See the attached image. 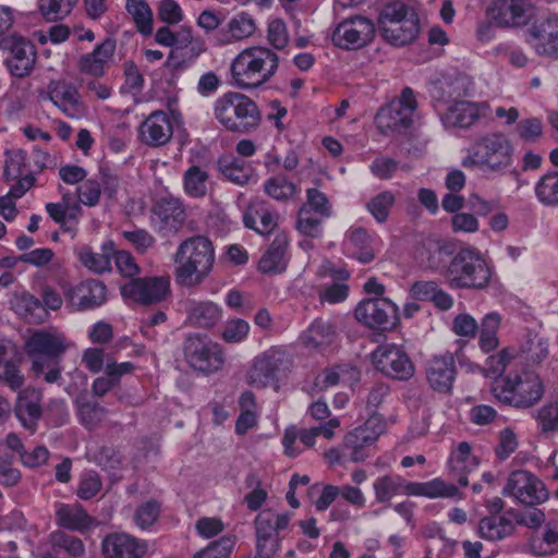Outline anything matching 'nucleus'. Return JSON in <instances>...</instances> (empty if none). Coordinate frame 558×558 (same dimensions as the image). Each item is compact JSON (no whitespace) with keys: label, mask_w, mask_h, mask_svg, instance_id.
<instances>
[{"label":"nucleus","mask_w":558,"mask_h":558,"mask_svg":"<svg viewBox=\"0 0 558 558\" xmlns=\"http://www.w3.org/2000/svg\"><path fill=\"white\" fill-rule=\"evenodd\" d=\"M515 131L519 137L524 142H536L543 134V124L538 118H529L521 120Z\"/></svg>","instance_id":"obj_62"},{"label":"nucleus","mask_w":558,"mask_h":558,"mask_svg":"<svg viewBox=\"0 0 558 558\" xmlns=\"http://www.w3.org/2000/svg\"><path fill=\"white\" fill-rule=\"evenodd\" d=\"M320 219L315 218L310 208L302 206L299 210L296 228L298 230L307 236H317L319 233Z\"/></svg>","instance_id":"obj_61"},{"label":"nucleus","mask_w":558,"mask_h":558,"mask_svg":"<svg viewBox=\"0 0 558 558\" xmlns=\"http://www.w3.org/2000/svg\"><path fill=\"white\" fill-rule=\"evenodd\" d=\"M222 318L221 307L213 301H190L186 322L196 328L209 329Z\"/></svg>","instance_id":"obj_33"},{"label":"nucleus","mask_w":558,"mask_h":558,"mask_svg":"<svg viewBox=\"0 0 558 558\" xmlns=\"http://www.w3.org/2000/svg\"><path fill=\"white\" fill-rule=\"evenodd\" d=\"M78 0H38V10L48 22H57L66 17Z\"/></svg>","instance_id":"obj_48"},{"label":"nucleus","mask_w":558,"mask_h":558,"mask_svg":"<svg viewBox=\"0 0 558 558\" xmlns=\"http://www.w3.org/2000/svg\"><path fill=\"white\" fill-rule=\"evenodd\" d=\"M220 171L231 182L245 184L248 182L253 169L244 160L238 158H222L218 161Z\"/></svg>","instance_id":"obj_45"},{"label":"nucleus","mask_w":558,"mask_h":558,"mask_svg":"<svg viewBox=\"0 0 558 558\" xmlns=\"http://www.w3.org/2000/svg\"><path fill=\"white\" fill-rule=\"evenodd\" d=\"M289 239L286 233H278L268 250L258 262V269L264 274H278L286 269L284 259Z\"/></svg>","instance_id":"obj_37"},{"label":"nucleus","mask_w":558,"mask_h":558,"mask_svg":"<svg viewBox=\"0 0 558 558\" xmlns=\"http://www.w3.org/2000/svg\"><path fill=\"white\" fill-rule=\"evenodd\" d=\"M208 173L198 166H191L184 173V190L192 197H203L207 192Z\"/></svg>","instance_id":"obj_49"},{"label":"nucleus","mask_w":558,"mask_h":558,"mask_svg":"<svg viewBox=\"0 0 558 558\" xmlns=\"http://www.w3.org/2000/svg\"><path fill=\"white\" fill-rule=\"evenodd\" d=\"M48 97L64 114L72 119L86 116V107L81 100L77 88L64 81H52L48 86Z\"/></svg>","instance_id":"obj_21"},{"label":"nucleus","mask_w":558,"mask_h":558,"mask_svg":"<svg viewBox=\"0 0 558 558\" xmlns=\"http://www.w3.org/2000/svg\"><path fill=\"white\" fill-rule=\"evenodd\" d=\"M502 495L513 498L522 506H539L549 498L543 481L526 470H515L509 474Z\"/></svg>","instance_id":"obj_8"},{"label":"nucleus","mask_w":558,"mask_h":558,"mask_svg":"<svg viewBox=\"0 0 558 558\" xmlns=\"http://www.w3.org/2000/svg\"><path fill=\"white\" fill-rule=\"evenodd\" d=\"M492 275V268L476 248L458 251L446 269L449 284L457 289L484 290Z\"/></svg>","instance_id":"obj_3"},{"label":"nucleus","mask_w":558,"mask_h":558,"mask_svg":"<svg viewBox=\"0 0 558 558\" xmlns=\"http://www.w3.org/2000/svg\"><path fill=\"white\" fill-rule=\"evenodd\" d=\"M335 338L336 327L323 318L315 319L301 337L303 344L312 350H322L330 345Z\"/></svg>","instance_id":"obj_39"},{"label":"nucleus","mask_w":558,"mask_h":558,"mask_svg":"<svg viewBox=\"0 0 558 558\" xmlns=\"http://www.w3.org/2000/svg\"><path fill=\"white\" fill-rule=\"evenodd\" d=\"M264 190L265 193L274 199L287 201L293 197L296 192V186L284 175H276L265 182Z\"/></svg>","instance_id":"obj_53"},{"label":"nucleus","mask_w":558,"mask_h":558,"mask_svg":"<svg viewBox=\"0 0 558 558\" xmlns=\"http://www.w3.org/2000/svg\"><path fill=\"white\" fill-rule=\"evenodd\" d=\"M531 551L535 556H549L558 553V522L545 524L542 533H534L529 539Z\"/></svg>","instance_id":"obj_40"},{"label":"nucleus","mask_w":558,"mask_h":558,"mask_svg":"<svg viewBox=\"0 0 558 558\" xmlns=\"http://www.w3.org/2000/svg\"><path fill=\"white\" fill-rule=\"evenodd\" d=\"M173 125L169 116L161 110L151 112L140 125V141L150 147H161L170 142Z\"/></svg>","instance_id":"obj_22"},{"label":"nucleus","mask_w":558,"mask_h":558,"mask_svg":"<svg viewBox=\"0 0 558 558\" xmlns=\"http://www.w3.org/2000/svg\"><path fill=\"white\" fill-rule=\"evenodd\" d=\"M403 489L407 495L425 496L428 498H453L459 489L440 478L425 483H405L400 476L384 475L374 482L376 500L385 504Z\"/></svg>","instance_id":"obj_6"},{"label":"nucleus","mask_w":558,"mask_h":558,"mask_svg":"<svg viewBox=\"0 0 558 558\" xmlns=\"http://www.w3.org/2000/svg\"><path fill=\"white\" fill-rule=\"evenodd\" d=\"M515 532V523L506 515H487L477 524L478 535L489 542L501 541Z\"/></svg>","instance_id":"obj_38"},{"label":"nucleus","mask_w":558,"mask_h":558,"mask_svg":"<svg viewBox=\"0 0 558 558\" xmlns=\"http://www.w3.org/2000/svg\"><path fill=\"white\" fill-rule=\"evenodd\" d=\"M454 251V244L448 240L428 239L417 248L416 258L424 268L437 270Z\"/></svg>","instance_id":"obj_29"},{"label":"nucleus","mask_w":558,"mask_h":558,"mask_svg":"<svg viewBox=\"0 0 558 558\" xmlns=\"http://www.w3.org/2000/svg\"><path fill=\"white\" fill-rule=\"evenodd\" d=\"M384 39L393 46H404L411 44L417 36L420 26L416 15L401 19L392 24L385 22V26L378 27Z\"/></svg>","instance_id":"obj_30"},{"label":"nucleus","mask_w":558,"mask_h":558,"mask_svg":"<svg viewBox=\"0 0 558 558\" xmlns=\"http://www.w3.org/2000/svg\"><path fill=\"white\" fill-rule=\"evenodd\" d=\"M170 294L169 277L132 279L121 287V295L143 305L157 304Z\"/></svg>","instance_id":"obj_16"},{"label":"nucleus","mask_w":558,"mask_h":558,"mask_svg":"<svg viewBox=\"0 0 558 558\" xmlns=\"http://www.w3.org/2000/svg\"><path fill=\"white\" fill-rule=\"evenodd\" d=\"M246 228L255 230L262 235L271 233L277 227V217L269 210L266 202L252 203L243 217Z\"/></svg>","instance_id":"obj_36"},{"label":"nucleus","mask_w":558,"mask_h":558,"mask_svg":"<svg viewBox=\"0 0 558 558\" xmlns=\"http://www.w3.org/2000/svg\"><path fill=\"white\" fill-rule=\"evenodd\" d=\"M523 511L513 512L515 523L530 530H538L545 522L546 515L537 506H523Z\"/></svg>","instance_id":"obj_55"},{"label":"nucleus","mask_w":558,"mask_h":558,"mask_svg":"<svg viewBox=\"0 0 558 558\" xmlns=\"http://www.w3.org/2000/svg\"><path fill=\"white\" fill-rule=\"evenodd\" d=\"M274 511L264 510L255 519L256 530V556L259 558H272L280 547V538L276 533Z\"/></svg>","instance_id":"obj_27"},{"label":"nucleus","mask_w":558,"mask_h":558,"mask_svg":"<svg viewBox=\"0 0 558 558\" xmlns=\"http://www.w3.org/2000/svg\"><path fill=\"white\" fill-rule=\"evenodd\" d=\"M0 381L5 384L13 391H17L24 386L25 377L15 360L0 367Z\"/></svg>","instance_id":"obj_64"},{"label":"nucleus","mask_w":558,"mask_h":558,"mask_svg":"<svg viewBox=\"0 0 558 558\" xmlns=\"http://www.w3.org/2000/svg\"><path fill=\"white\" fill-rule=\"evenodd\" d=\"M279 58L275 51L263 46L242 50L231 63V76L242 89H251L267 83L277 72Z\"/></svg>","instance_id":"obj_2"},{"label":"nucleus","mask_w":558,"mask_h":558,"mask_svg":"<svg viewBox=\"0 0 558 558\" xmlns=\"http://www.w3.org/2000/svg\"><path fill=\"white\" fill-rule=\"evenodd\" d=\"M26 353L32 357V371L36 376L60 360L66 350L64 338L44 330L34 332L26 341Z\"/></svg>","instance_id":"obj_11"},{"label":"nucleus","mask_w":558,"mask_h":558,"mask_svg":"<svg viewBox=\"0 0 558 558\" xmlns=\"http://www.w3.org/2000/svg\"><path fill=\"white\" fill-rule=\"evenodd\" d=\"M490 13L500 27H520L535 16V5L532 0H497Z\"/></svg>","instance_id":"obj_19"},{"label":"nucleus","mask_w":558,"mask_h":558,"mask_svg":"<svg viewBox=\"0 0 558 558\" xmlns=\"http://www.w3.org/2000/svg\"><path fill=\"white\" fill-rule=\"evenodd\" d=\"M386 424L379 414H372L366 422L349 432L344 437L343 446L351 450L350 459L362 462L367 458L365 448L372 446L384 433Z\"/></svg>","instance_id":"obj_17"},{"label":"nucleus","mask_w":558,"mask_h":558,"mask_svg":"<svg viewBox=\"0 0 558 558\" xmlns=\"http://www.w3.org/2000/svg\"><path fill=\"white\" fill-rule=\"evenodd\" d=\"M122 235L141 254H145L156 242L155 238L145 229L123 231Z\"/></svg>","instance_id":"obj_63"},{"label":"nucleus","mask_w":558,"mask_h":558,"mask_svg":"<svg viewBox=\"0 0 558 558\" xmlns=\"http://www.w3.org/2000/svg\"><path fill=\"white\" fill-rule=\"evenodd\" d=\"M395 202V194L390 191H384L372 197L366 204V208L377 222L384 223L387 221Z\"/></svg>","instance_id":"obj_51"},{"label":"nucleus","mask_w":558,"mask_h":558,"mask_svg":"<svg viewBox=\"0 0 558 558\" xmlns=\"http://www.w3.org/2000/svg\"><path fill=\"white\" fill-rule=\"evenodd\" d=\"M0 49L10 53L5 64L12 75L16 77L29 75L37 56L36 48L29 39L14 33L0 39Z\"/></svg>","instance_id":"obj_12"},{"label":"nucleus","mask_w":558,"mask_h":558,"mask_svg":"<svg viewBox=\"0 0 558 558\" xmlns=\"http://www.w3.org/2000/svg\"><path fill=\"white\" fill-rule=\"evenodd\" d=\"M43 393L40 390L27 387L21 390L14 403V414L24 428L35 432L43 416Z\"/></svg>","instance_id":"obj_24"},{"label":"nucleus","mask_w":558,"mask_h":558,"mask_svg":"<svg viewBox=\"0 0 558 558\" xmlns=\"http://www.w3.org/2000/svg\"><path fill=\"white\" fill-rule=\"evenodd\" d=\"M256 31L254 20L248 13L242 12L233 16L225 27L217 33L219 45H228L251 37Z\"/></svg>","instance_id":"obj_34"},{"label":"nucleus","mask_w":558,"mask_h":558,"mask_svg":"<svg viewBox=\"0 0 558 558\" xmlns=\"http://www.w3.org/2000/svg\"><path fill=\"white\" fill-rule=\"evenodd\" d=\"M512 145L508 137L500 133H489L475 141V156L481 158L482 167L499 170L511 163Z\"/></svg>","instance_id":"obj_15"},{"label":"nucleus","mask_w":558,"mask_h":558,"mask_svg":"<svg viewBox=\"0 0 558 558\" xmlns=\"http://www.w3.org/2000/svg\"><path fill=\"white\" fill-rule=\"evenodd\" d=\"M77 198L86 206L93 207L99 203L100 182L94 179L84 180L76 190Z\"/></svg>","instance_id":"obj_60"},{"label":"nucleus","mask_w":558,"mask_h":558,"mask_svg":"<svg viewBox=\"0 0 558 558\" xmlns=\"http://www.w3.org/2000/svg\"><path fill=\"white\" fill-rule=\"evenodd\" d=\"M182 351L187 365L199 373H216L225 364V354L221 347L207 335L189 333L183 341Z\"/></svg>","instance_id":"obj_7"},{"label":"nucleus","mask_w":558,"mask_h":558,"mask_svg":"<svg viewBox=\"0 0 558 558\" xmlns=\"http://www.w3.org/2000/svg\"><path fill=\"white\" fill-rule=\"evenodd\" d=\"M16 314L28 324H40L48 316L47 310L43 303L29 293L16 295L12 302Z\"/></svg>","instance_id":"obj_41"},{"label":"nucleus","mask_w":558,"mask_h":558,"mask_svg":"<svg viewBox=\"0 0 558 558\" xmlns=\"http://www.w3.org/2000/svg\"><path fill=\"white\" fill-rule=\"evenodd\" d=\"M375 32V25L369 19L356 15L339 23L331 38L339 48L360 49L373 40Z\"/></svg>","instance_id":"obj_14"},{"label":"nucleus","mask_w":558,"mask_h":558,"mask_svg":"<svg viewBox=\"0 0 558 558\" xmlns=\"http://www.w3.org/2000/svg\"><path fill=\"white\" fill-rule=\"evenodd\" d=\"M235 544L234 536L226 535L211 542L207 547L196 551L194 558H230Z\"/></svg>","instance_id":"obj_54"},{"label":"nucleus","mask_w":558,"mask_h":558,"mask_svg":"<svg viewBox=\"0 0 558 558\" xmlns=\"http://www.w3.org/2000/svg\"><path fill=\"white\" fill-rule=\"evenodd\" d=\"M476 464V459L471 457L470 444L466 441L459 442L457 454L451 460L450 473L452 477L456 478L461 486H466L469 484V468L475 466Z\"/></svg>","instance_id":"obj_42"},{"label":"nucleus","mask_w":558,"mask_h":558,"mask_svg":"<svg viewBox=\"0 0 558 558\" xmlns=\"http://www.w3.org/2000/svg\"><path fill=\"white\" fill-rule=\"evenodd\" d=\"M397 306L388 299H367L357 304L355 318L369 328H387Z\"/></svg>","instance_id":"obj_23"},{"label":"nucleus","mask_w":558,"mask_h":558,"mask_svg":"<svg viewBox=\"0 0 558 558\" xmlns=\"http://www.w3.org/2000/svg\"><path fill=\"white\" fill-rule=\"evenodd\" d=\"M77 256L82 265L95 274L111 270V260L108 254L96 253L90 247L83 246L78 250Z\"/></svg>","instance_id":"obj_52"},{"label":"nucleus","mask_w":558,"mask_h":558,"mask_svg":"<svg viewBox=\"0 0 558 558\" xmlns=\"http://www.w3.org/2000/svg\"><path fill=\"white\" fill-rule=\"evenodd\" d=\"M290 364L284 351L271 348L254 359L247 376L248 384L257 388L275 386L278 389L279 378L289 371Z\"/></svg>","instance_id":"obj_10"},{"label":"nucleus","mask_w":558,"mask_h":558,"mask_svg":"<svg viewBox=\"0 0 558 558\" xmlns=\"http://www.w3.org/2000/svg\"><path fill=\"white\" fill-rule=\"evenodd\" d=\"M50 544L57 551H63L71 558L81 557L85 553V546L77 536L66 534L63 531H56L50 534Z\"/></svg>","instance_id":"obj_47"},{"label":"nucleus","mask_w":558,"mask_h":558,"mask_svg":"<svg viewBox=\"0 0 558 558\" xmlns=\"http://www.w3.org/2000/svg\"><path fill=\"white\" fill-rule=\"evenodd\" d=\"M101 487L102 482L98 473L88 471L82 476L76 495L82 500H89L101 490Z\"/></svg>","instance_id":"obj_58"},{"label":"nucleus","mask_w":558,"mask_h":558,"mask_svg":"<svg viewBox=\"0 0 558 558\" xmlns=\"http://www.w3.org/2000/svg\"><path fill=\"white\" fill-rule=\"evenodd\" d=\"M447 118L456 126L469 128L478 119V109L473 102L460 101L449 109Z\"/></svg>","instance_id":"obj_50"},{"label":"nucleus","mask_w":558,"mask_h":558,"mask_svg":"<svg viewBox=\"0 0 558 558\" xmlns=\"http://www.w3.org/2000/svg\"><path fill=\"white\" fill-rule=\"evenodd\" d=\"M536 421L543 433L558 432V402H549L543 405L536 415Z\"/></svg>","instance_id":"obj_57"},{"label":"nucleus","mask_w":558,"mask_h":558,"mask_svg":"<svg viewBox=\"0 0 558 558\" xmlns=\"http://www.w3.org/2000/svg\"><path fill=\"white\" fill-rule=\"evenodd\" d=\"M457 375L452 353L435 355L425 364V376L429 388L438 393H450Z\"/></svg>","instance_id":"obj_20"},{"label":"nucleus","mask_w":558,"mask_h":558,"mask_svg":"<svg viewBox=\"0 0 558 558\" xmlns=\"http://www.w3.org/2000/svg\"><path fill=\"white\" fill-rule=\"evenodd\" d=\"M532 46L538 56L558 58V16L553 15L530 28Z\"/></svg>","instance_id":"obj_26"},{"label":"nucleus","mask_w":558,"mask_h":558,"mask_svg":"<svg viewBox=\"0 0 558 558\" xmlns=\"http://www.w3.org/2000/svg\"><path fill=\"white\" fill-rule=\"evenodd\" d=\"M160 514V504L157 500H148L142 504L134 513V521L141 529L151 526Z\"/></svg>","instance_id":"obj_56"},{"label":"nucleus","mask_w":558,"mask_h":558,"mask_svg":"<svg viewBox=\"0 0 558 558\" xmlns=\"http://www.w3.org/2000/svg\"><path fill=\"white\" fill-rule=\"evenodd\" d=\"M372 363L377 371L398 380H408L415 367L409 355L395 344H381L372 353Z\"/></svg>","instance_id":"obj_13"},{"label":"nucleus","mask_w":558,"mask_h":558,"mask_svg":"<svg viewBox=\"0 0 558 558\" xmlns=\"http://www.w3.org/2000/svg\"><path fill=\"white\" fill-rule=\"evenodd\" d=\"M415 15L411 9L403 2L395 1L391 3H387L378 17V27L385 26V22L390 21L396 23L397 21H401V19H408V16Z\"/></svg>","instance_id":"obj_59"},{"label":"nucleus","mask_w":558,"mask_h":558,"mask_svg":"<svg viewBox=\"0 0 558 558\" xmlns=\"http://www.w3.org/2000/svg\"><path fill=\"white\" fill-rule=\"evenodd\" d=\"M125 9L131 14L136 28L144 35L153 33V12L145 0H128Z\"/></svg>","instance_id":"obj_46"},{"label":"nucleus","mask_w":558,"mask_h":558,"mask_svg":"<svg viewBox=\"0 0 558 558\" xmlns=\"http://www.w3.org/2000/svg\"><path fill=\"white\" fill-rule=\"evenodd\" d=\"M153 213L159 220V228L170 232H178L186 218L183 204L173 196L161 197L157 201Z\"/></svg>","instance_id":"obj_28"},{"label":"nucleus","mask_w":558,"mask_h":558,"mask_svg":"<svg viewBox=\"0 0 558 558\" xmlns=\"http://www.w3.org/2000/svg\"><path fill=\"white\" fill-rule=\"evenodd\" d=\"M56 521L61 527L70 531H84L95 525L96 521L80 504H59L56 509Z\"/></svg>","instance_id":"obj_31"},{"label":"nucleus","mask_w":558,"mask_h":558,"mask_svg":"<svg viewBox=\"0 0 558 558\" xmlns=\"http://www.w3.org/2000/svg\"><path fill=\"white\" fill-rule=\"evenodd\" d=\"M116 50V40L106 38L101 44L96 46L93 52L83 54L77 62L80 72L93 76H101L104 66L113 56Z\"/></svg>","instance_id":"obj_32"},{"label":"nucleus","mask_w":558,"mask_h":558,"mask_svg":"<svg viewBox=\"0 0 558 558\" xmlns=\"http://www.w3.org/2000/svg\"><path fill=\"white\" fill-rule=\"evenodd\" d=\"M492 392L500 402L515 408H531L536 404L544 395V385L533 372H524L513 377L497 378L492 387Z\"/></svg>","instance_id":"obj_5"},{"label":"nucleus","mask_w":558,"mask_h":558,"mask_svg":"<svg viewBox=\"0 0 558 558\" xmlns=\"http://www.w3.org/2000/svg\"><path fill=\"white\" fill-rule=\"evenodd\" d=\"M417 107L414 93L411 88L402 89L398 99L379 109L375 123L381 134L400 132L411 126L412 116Z\"/></svg>","instance_id":"obj_9"},{"label":"nucleus","mask_w":558,"mask_h":558,"mask_svg":"<svg viewBox=\"0 0 558 558\" xmlns=\"http://www.w3.org/2000/svg\"><path fill=\"white\" fill-rule=\"evenodd\" d=\"M348 239L355 248L353 255L359 262L367 264L375 258V252L372 247V236L366 229L359 227L350 230Z\"/></svg>","instance_id":"obj_43"},{"label":"nucleus","mask_w":558,"mask_h":558,"mask_svg":"<svg viewBox=\"0 0 558 558\" xmlns=\"http://www.w3.org/2000/svg\"><path fill=\"white\" fill-rule=\"evenodd\" d=\"M175 282L185 288H196L209 276L215 263L211 241L203 235L184 240L174 254Z\"/></svg>","instance_id":"obj_1"},{"label":"nucleus","mask_w":558,"mask_h":558,"mask_svg":"<svg viewBox=\"0 0 558 558\" xmlns=\"http://www.w3.org/2000/svg\"><path fill=\"white\" fill-rule=\"evenodd\" d=\"M535 195L543 205L558 207V171L541 177L535 185Z\"/></svg>","instance_id":"obj_44"},{"label":"nucleus","mask_w":558,"mask_h":558,"mask_svg":"<svg viewBox=\"0 0 558 558\" xmlns=\"http://www.w3.org/2000/svg\"><path fill=\"white\" fill-rule=\"evenodd\" d=\"M74 404L81 424L88 429L98 427L108 414V410L87 391L80 392Z\"/></svg>","instance_id":"obj_35"},{"label":"nucleus","mask_w":558,"mask_h":558,"mask_svg":"<svg viewBox=\"0 0 558 558\" xmlns=\"http://www.w3.org/2000/svg\"><path fill=\"white\" fill-rule=\"evenodd\" d=\"M216 119L229 131L248 133L262 120L257 105L246 95L227 93L215 102Z\"/></svg>","instance_id":"obj_4"},{"label":"nucleus","mask_w":558,"mask_h":558,"mask_svg":"<svg viewBox=\"0 0 558 558\" xmlns=\"http://www.w3.org/2000/svg\"><path fill=\"white\" fill-rule=\"evenodd\" d=\"M61 289L68 304L75 311L98 307L107 300V287L97 279L83 281L75 287L63 282Z\"/></svg>","instance_id":"obj_18"},{"label":"nucleus","mask_w":558,"mask_h":558,"mask_svg":"<svg viewBox=\"0 0 558 558\" xmlns=\"http://www.w3.org/2000/svg\"><path fill=\"white\" fill-rule=\"evenodd\" d=\"M147 549L146 542H141L125 533L109 534L101 544L105 558H143Z\"/></svg>","instance_id":"obj_25"}]
</instances>
